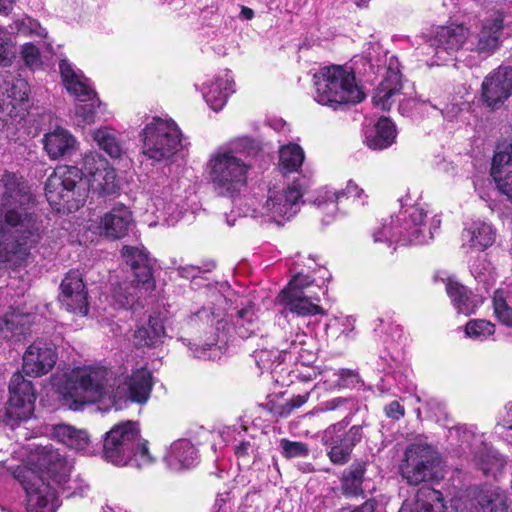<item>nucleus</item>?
<instances>
[{
	"label": "nucleus",
	"mask_w": 512,
	"mask_h": 512,
	"mask_svg": "<svg viewBox=\"0 0 512 512\" xmlns=\"http://www.w3.org/2000/svg\"><path fill=\"white\" fill-rule=\"evenodd\" d=\"M285 349H261L254 352V358L257 366L261 370H273L285 360Z\"/></svg>",
	"instance_id": "a18cd8bd"
},
{
	"label": "nucleus",
	"mask_w": 512,
	"mask_h": 512,
	"mask_svg": "<svg viewBox=\"0 0 512 512\" xmlns=\"http://www.w3.org/2000/svg\"><path fill=\"white\" fill-rule=\"evenodd\" d=\"M453 505L456 512H507L506 494L500 488L469 491Z\"/></svg>",
	"instance_id": "dca6fc26"
},
{
	"label": "nucleus",
	"mask_w": 512,
	"mask_h": 512,
	"mask_svg": "<svg viewBox=\"0 0 512 512\" xmlns=\"http://www.w3.org/2000/svg\"><path fill=\"white\" fill-rule=\"evenodd\" d=\"M477 5L479 6H490V5H493V6H499L501 5L504 0H473Z\"/></svg>",
	"instance_id": "774afa93"
},
{
	"label": "nucleus",
	"mask_w": 512,
	"mask_h": 512,
	"mask_svg": "<svg viewBox=\"0 0 512 512\" xmlns=\"http://www.w3.org/2000/svg\"><path fill=\"white\" fill-rule=\"evenodd\" d=\"M309 284L310 282L306 276L296 275L279 294V302L298 315L306 316L322 313V308L311 302L304 292V288L308 287Z\"/></svg>",
	"instance_id": "6ab92c4d"
},
{
	"label": "nucleus",
	"mask_w": 512,
	"mask_h": 512,
	"mask_svg": "<svg viewBox=\"0 0 512 512\" xmlns=\"http://www.w3.org/2000/svg\"><path fill=\"white\" fill-rule=\"evenodd\" d=\"M251 164L242 159L231 148L214 151L206 164V172L214 192L233 198L247 186Z\"/></svg>",
	"instance_id": "20e7f679"
},
{
	"label": "nucleus",
	"mask_w": 512,
	"mask_h": 512,
	"mask_svg": "<svg viewBox=\"0 0 512 512\" xmlns=\"http://www.w3.org/2000/svg\"><path fill=\"white\" fill-rule=\"evenodd\" d=\"M400 471L411 485L437 480L441 477L438 454L427 444H412L405 451Z\"/></svg>",
	"instance_id": "9d476101"
},
{
	"label": "nucleus",
	"mask_w": 512,
	"mask_h": 512,
	"mask_svg": "<svg viewBox=\"0 0 512 512\" xmlns=\"http://www.w3.org/2000/svg\"><path fill=\"white\" fill-rule=\"evenodd\" d=\"M468 30L462 25L451 24L441 26L429 40L430 46L435 49L439 60H444L441 54H451L459 50L465 43Z\"/></svg>",
	"instance_id": "4be33fe9"
},
{
	"label": "nucleus",
	"mask_w": 512,
	"mask_h": 512,
	"mask_svg": "<svg viewBox=\"0 0 512 512\" xmlns=\"http://www.w3.org/2000/svg\"><path fill=\"white\" fill-rule=\"evenodd\" d=\"M446 291L459 313L470 315L482 303L480 297L474 295L465 286L452 279H449L446 283Z\"/></svg>",
	"instance_id": "473e14b6"
},
{
	"label": "nucleus",
	"mask_w": 512,
	"mask_h": 512,
	"mask_svg": "<svg viewBox=\"0 0 512 512\" xmlns=\"http://www.w3.org/2000/svg\"><path fill=\"white\" fill-rule=\"evenodd\" d=\"M181 136L173 120L152 117L140 133L142 154L153 162L168 161L181 149Z\"/></svg>",
	"instance_id": "6e6552de"
},
{
	"label": "nucleus",
	"mask_w": 512,
	"mask_h": 512,
	"mask_svg": "<svg viewBox=\"0 0 512 512\" xmlns=\"http://www.w3.org/2000/svg\"><path fill=\"white\" fill-rule=\"evenodd\" d=\"M58 300L61 307L72 314H88V292L79 271L72 270L65 275L60 284Z\"/></svg>",
	"instance_id": "f3484780"
},
{
	"label": "nucleus",
	"mask_w": 512,
	"mask_h": 512,
	"mask_svg": "<svg viewBox=\"0 0 512 512\" xmlns=\"http://www.w3.org/2000/svg\"><path fill=\"white\" fill-rule=\"evenodd\" d=\"M396 138L394 124L387 118H380L375 127L366 133L365 142L373 150L391 146Z\"/></svg>",
	"instance_id": "f704fd0d"
},
{
	"label": "nucleus",
	"mask_w": 512,
	"mask_h": 512,
	"mask_svg": "<svg viewBox=\"0 0 512 512\" xmlns=\"http://www.w3.org/2000/svg\"><path fill=\"white\" fill-rule=\"evenodd\" d=\"M176 270L178 271L180 277L187 279L195 278L201 273L200 268L193 265H179L176 267Z\"/></svg>",
	"instance_id": "052dcab7"
},
{
	"label": "nucleus",
	"mask_w": 512,
	"mask_h": 512,
	"mask_svg": "<svg viewBox=\"0 0 512 512\" xmlns=\"http://www.w3.org/2000/svg\"><path fill=\"white\" fill-rule=\"evenodd\" d=\"M55 346L44 340L30 344L23 355V372L32 377H40L49 373L57 362Z\"/></svg>",
	"instance_id": "a211bd4d"
},
{
	"label": "nucleus",
	"mask_w": 512,
	"mask_h": 512,
	"mask_svg": "<svg viewBox=\"0 0 512 512\" xmlns=\"http://www.w3.org/2000/svg\"><path fill=\"white\" fill-rule=\"evenodd\" d=\"M426 213L422 208L411 207L400 211L396 219H386L382 226L373 233L375 242L401 243L403 245H422L433 239L434 232L440 226V220L433 218L427 225Z\"/></svg>",
	"instance_id": "7ed1b4c3"
},
{
	"label": "nucleus",
	"mask_w": 512,
	"mask_h": 512,
	"mask_svg": "<svg viewBox=\"0 0 512 512\" xmlns=\"http://www.w3.org/2000/svg\"><path fill=\"white\" fill-rule=\"evenodd\" d=\"M399 512H446L442 495L431 488H423L417 492L413 508L404 504Z\"/></svg>",
	"instance_id": "58836bf2"
},
{
	"label": "nucleus",
	"mask_w": 512,
	"mask_h": 512,
	"mask_svg": "<svg viewBox=\"0 0 512 512\" xmlns=\"http://www.w3.org/2000/svg\"><path fill=\"white\" fill-rule=\"evenodd\" d=\"M303 193V185L298 180L285 189L269 190L265 203L252 209L248 215L282 225L298 213Z\"/></svg>",
	"instance_id": "1a4fd4ad"
},
{
	"label": "nucleus",
	"mask_w": 512,
	"mask_h": 512,
	"mask_svg": "<svg viewBox=\"0 0 512 512\" xmlns=\"http://www.w3.org/2000/svg\"><path fill=\"white\" fill-rule=\"evenodd\" d=\"M134 225L132 212L125 205H117L106 212L97 226L100 235L109 239H121Z\"/></svg>",
	"instance_id": "412c9836"
},
{
	"label": "nucleus",
	"mask_w": 512,
	"mask_h": 512,
	"mask_svg": "<svg viewBox=\"0 0 512 512\" xmlns=\"http://www.w3.org/2000/svg\"><path fill=\"white\" fill-rule=\"evenodd\" d=\"M165 335L162 321L156 317H150L147 326H141L134 332V344L139 347L155 346L161 342Z\"/></svg>",
	"instance_id": "a19ab883"
},
{
	"label": "nucleus",
	"mask_w": 512,
	"mask_h": 512,
	"mask_svg": "<svg viewBox=\"0 0 512 512\" xmlns=\"http://www.w3.org/2000/svg\"><path fill=\"white\" fill-rule=\"evenodd\" d=\"M494 327V324L486 320H471L466 324L465 333L469 338L482 341L494 334Z\"/></svg>",
	"instance_id": "8fccbe9b"
},
{
	"label": "nucleus",
	"mask_w": 512,
	"mask_h": 512,
	"mask_svg": "<svg viewBox=\"0 0 512 512\" xmlns=\"http://www.w3.org/2000/svg\"><path fill=\"white\" fill-rule=\"evenodd\" d=\"M122 256L131 268L133 280L114 287L112 298L121 308L132 307L134 303L155 288L148 256L143 247L124 246Z\"/></svg>",
	"instance_id": "0eeeda50"
},
{
	"label": "nucleus",
	"mask_w": 512,
	"mask_h": 512,
	"mask_svg": "<svg viewBox=\"0 0 512 512\" xmlns=\"http://www.w3.org/2000/svg\"><path fill=\"white\" fill-rule=\"evenodd\" d=\"M490 174L499 192L512 200V144L495 152Z\"/></svg>",
	"instance_id": "b1692460"
},
{
	"label": "nucleus",
	"mask_w": 512,
	"mask_h": 512,
	"mask_svg": "<svg viewBox=\"0 0 512 512\" xmlns=\"http://www.w3.org/2000/svg\"><path fill=\"white\" fill-rule=\"evenodd\" d=\"M365 471V462H354L343 472L342 490L345 494L357 495L362 491V482Z\"/></svg>",
	"instance_id": "79ce46f5"
},
{
	"label": "nucleus",
	"mask_w": 512,
	"mask_h": 512,
	"mask_svg": "<svg viewBox=\"0 0 512 512\" xmlns=\"http://www.w3.org/2000/svg\"><path fill=\"white\" fill-rule=\"evenodd\" d=\"M512 93V68L499 66L482 82V97L490 107L504 103Z\"/></svg>",
	"instance_id": "aec40b11"
},
{
	"label": "nucleus",
	"mask_w": 512,
	"mask_h": 512,
	"mask_svg": "<svg viewBox=\"0 0 512 512\" xmlns=\"http://www.w3.org/2000/svg\"><path fill=\"white\" fill-rule=\"evenodd\" d=\"M353 198L359 201L360 204L366 203L367 195L364 190L353 180L347 182L346 188L339 191L324 190L316 199V204L320 208L331 207L334 211L337 208V202L341 197Z\"/></svg>",
	"instance_id": "72a5a7b5"
},
{
	"label": "nucleus",
	"mask_w": 512,
	"mask_h": 512,
	"mask_svg": "<svg viewBox=\"0 0 512 512\" xmlns=\"http://www.w3.org/2000/svg\"><path fill=\"white\" fill-rule=\"evenodd\" d=\"M462 245L477 251L492 246L496 239V230L490 223L477 220L462 231Z\"/></svg>",
	"instance_id": "bb28decb"
},
{
	"label": "nucleus",
	"mask_w": 512,
	"mask_h": 512,
	"mask_svg": "<svg viewBox=\"0 0 512 512\" xmlns=\"http://www.w3.org/2000/svg\"><path fill=\"white\" fill-rule=\"evenodd\" d=\"M402 82L401 74L397 67L393 66L392 61L389 63L386 75L382 82L378 85L373 96V104L381 110H389L395 102L396 97L401 94Z\"/></svg>",
	"instance_id": "a878e982"
},
{
	"label": "nucleus",
	"mask_w": 512,
	"mask_h": 512,
	"mask_svg": "<svg viewBox=\"0 0 512 512\" xmlns=\"http://www.w3.org/2000/svg\"><path fill=\"white\" fill-rule=\"evenodd\" d=\"M384 411L387 417L394 420H399L401 417L404 416L405 413L404 407L400 405L398 401H392L391 403H389L385 407Z\"/></svg>",
	"instance_id": "bf43d9fd"
},
{
	"label": "nucleus",
	"mask_w": 512,
	"mask_h": 512,
	"mask_svg": "<svg viewBox=\"0 0 512 512\" xmlns=\"http://www.w3.org/2000/svg\"><path fill=\"white\" fill-rule=\"evenodd\" d=\"M304 161V151L297 144H287L279 150V167L284 173L298 171Z\"/></svg>",
	"instance_id": "37998d69"
},
{
	"label": "nucleus",
	"mask_w": 512,
	"mask_h": 512,
	"mask_svg": "<svg viewBox=\"0 0 512 512\" xmlns=\"http://www.w3.org/2000/svg\"><path fill=\"white\" fill-rule=\"evenodd\" d=\"M16 477L26 491L28 512H56L55 489L44 481L43 476L23 467L17 471Z\"/></svg>",
	"instance_id": "4468645a"
},
{
	"label": "nucleus",
	"mask_w": 512,
	"mask_h": 512,
	"mask_svg": "<svg viewBox=\"0 0 512 512\" xmlns=\"http://www.w3.org/2000/svg\"><path fill=\"white\" fill-rule=\"evenodd\" d=\"M350 420H343L329 425L322 433L321 441L328 448L327 456L336 465H345L351 458L354 447L362 440L363 431L359 425L346 430Z\"/></svg>",
	"instance_id": "9b49d317"
},
{
	"label": "nucleus",
	"mask_w": 512,
	"mask_h": 512,
	"mask_svg": "<svg viewBox=\"0 0 512 512\" xmlns=\"http://www.w3.org/2000/svg\"><path fill=\"white\" fill-rule=\"evenodd\" d=\"M308 398H309V393L292 397L289 401L290 408L295 409V408L301 407L308 401Z\"/></svg>",
	"instance_id": "0e129e2a"
},
{
	"label": "nucleus",
	"mask_w": 512,
	"mask_h": 512,
	"mask_svg": "<svg viewBox=\"0 0 512 512\" xmlns=\"http://www.w3.org/2000/svg\"><path fill=\"white\" fill-rule=\"evenodd\" d=\"M280 446L282 448V454L286 458L306 457L309 453L307 445L298 441L282 439L280 441Z\"/></svg>",
	"instance_id": "6e6d98bb"
},
{
	"label": "nucleus",
	"mask_w": 512,
	"mask_h": 512,
	"mask_svg": "<svg viewBox=\"0 0 512 512\" xmlns=\"http://www.w3.org/2000/svg\"><path fill=\"white\" fill-rule=\"evenodd\" d=\"M493 305L494 312L498 319L505 325H510L512 323V312L506 304L501 292H495Z\"/></svg>",
	"instance_id": "4d7b16f0"
},
{
	"label": "nucleus",
	"mask_w": 512,
	"mask_h": 512,
	"mask_svg": "<svg viewBox=\"0 0 512 512\" xmlns=\"http://www.w3.org/2000/svg\"><path fill=\"white\" fill-rule=\"evenodd\" d=\"M43 144L48 156L53 160L70 154L78 147L77 139L68 130L61 127L46 133Z\"/></svg>",
	"instance_id": "cd10ccee"
},
{
	"label": "nucleus",
	"mask_w": 512,
	"mask_h": 512,
	"mask_svg": "<svg viewBox=\"0 0 512 512\" xmlns=\"http://www.w3.org/2000/svg\"><path fill=\"white\" fill-rule=\"evenodd\" d=\"M165 459L173 470L190 468L197 461V449L189 440L179 439L171 444Z\"/></svg>",
	"instance_id": "2f4dec72"
},
{
	"label": "nucleus",
	"mask_w": 512,
	"mask_h": 512,
	"mask_svg": "<svg viewBox=\"0 0 512 512\" xmlns=\"http://www.w3.org/2000/svg\"><path fill=\"white\" fill-rule=\"evenodd\" d=\"M503 28V14L499 10L491 18L482 22L476 50L479 53H492L499 46V37Z\"/></svg>",
	"instance_id": "c85d7f7f"
},
{
	"label": "nucleus",
	"mask_w": 512,
	"mask_h": 512,
	"mask_svg": "<svg viewBox=\"0 0 512 512\" xmlns=\"http://www.w3.org/2000/svg\"><path fill=\"white\" fill-rule=\"evenodd\" d=\"M59 70L63 85L70 95L80 102L92 100L95 97L96 93L89 80L83 75L82 71L75 69L68 60L62 59L59 62Z\"/></svg>",
	"instance_id": "5701e85b"
},
{
	"label": "nucleus",
	"mask_w": 512,
	"mask_h": 512,
	"mask_svg": "<svg viewBox=\"0 0 512 512\" xmlns=\"http://www.w3.org/2000/svg\"><path fill=\"white\" fill-rule=\"evenodd\" d=\"M314 79V99L321 105L337 109L364 99V93L356 84L354 73L342 66L324 67L314 75Z\"/></svg>",
	"instance_id": "39448f33"
},
{
	"label": "nucleus",
	"mask_w": 512,
	"mask_h": 512,
	"mask_svg": "<svg viewBox=\"0 0 512 512\" xmlns=\"http://www.w3.org/2000/svg\"><path fill=\"white\" fill-rule=\"evenodd\" d=\"M81 168H78L83 178H90L103 169L111 166L106 158L97 151H87L82 155L79 162Z\"/></svg>",
	"instance_id": "c03bdc74"
},
{
	"label": "nucleus",
	"mask_w": 512,
	"mask_h": 512,
	"mask_svg": "<svg viewBox=\"0 0 512 512\" xmlns=\"http://www.w3.org/2000/svg\"><path fill=\"white\" fill-rule=\"evenodd\" d=\"M449 438L456 439L460 448L465 452L466 448L477 449L473 452L475 464L485 473L496 475L501 472L505 459L497 451L488 447L482 440V436L476 435L466 427H454L449 430Z\"/></svg>",
	"instance_id": "f8f14e48"
},
{
	"label": "nucleus",
	"mask_w": 512,
	"mask_h": 512,
	"mask_svg": "<svg viewBox=\"0 0 512 512\" xmlns=\"http://www.w3.org/2000/svg\"><path fill=\"white\" fill-rule=\"evenodd\" d=\"M20 55L25 65L33 70L42 67L40 49L34 43L28 42L21 46Z\"/></svg>",
	"instance_id": "864d4df0"
},
{
	"label": "nucleus",
	"mask_w": 512,
	"mask_h": 512,
	"mask_svg": "<svg viewBox=\"0 0 512 512\" xmlns=\"http://www.w3.org/2000/svg\"><path fill=\"white\" fill-rule=\"evenodd\" d=\"M39 460V465L44 470L38 476H43L44 480L51 479L57 485H62L69 480L71 465L57 452L49 451L43 454Z\"/></svg>",
	"instance_id": "7c9ffc66"
},
{
	"label": "nucleus",
	"mask_w": 512,
	"mask_h": 512,
	"mask_svg": "<svg viewBox=\"0 0 512 512\" xmlns=\"http://www.w3.org/2000/svg\"><path fill=\"white\" fill-rule=\"evenodd\" d=\"M250 448L249 442H241L238 446H236L235 453L237 456H244L248 453V450Z\"/></svg>",
	"instance_id": "338daca9"
},
{
	"label": "nucleus",
	"mask_w": 512,
	"mask_h": 512,
	"mask_svg": "<svg viewBox=\"0 0 512 512\" xmlns=\"http://www.w3.org/2000/svg\"><path fill=\"white\" fill-rule=\"evenodd\" d=\"M51 436L76 451H84L89 445V436L85 430H78L66 424L53 426Z\"/></svg>",
	"instance_id": "4c0bfd02"
},
{
	"label": "nucleus",
	"mask_w": 512,
	"mask_h": 512,
	"mask_svg": "<svg viewBox=\"0 0 512 512\" xmlns=\"http://www.w3.org/2000/svg\"><path fill=\"white\" fill-rule=\"evenodd\" d=\"M31 315L15 310L4 312L0 317V334L4 339H11L25 334L31 324Z\"/></svg>",
	"instance_id": "e433bc0d"
},
{
	"label": "nucleus",
	"mask_w": 512,
	"mask_h": 512,
	"mask_svg": "<svg viewBox=\"0 0 512 512\" xmlns=\"http://www.w3.org/2000/svg\"><path fill=\"white\" fill-rule=\"evenodd\" d=\"M82 182L86 183L87 195L89 192L99 196L113 195L118 190L116 181V173L112 166L103 169L90 178H83Z\"/></svg>",
	"instance_id": "c9c22d12"
},
{
	"label": "nucleus",
	"mask_w": 512,
	"mask_h": 512,
	"mask_svg": "<svg viewBox=\"0 0 512 512\" xmlns=\"http://www.w3.org/2000/svg\"><path fill=\"white\" fill-rule=\"evenodd\" d=\"M90 134L93 141L110 157L119 158L124 153L123 143L113 128L100 127L92 130Z\"/></svg>",
	"instance_id": "ea45409f"
},
{
	"label": "nucleus",
	"mask_w": 512,
	"mask_h": 512,
	"mask_svg": "<svg viewBox=\"0 0 512 512\" xmlns=\"http://www.w3.org/2000/svg\"><path fill=\"white\" fill-rule=\"evenodd\" d=\"M140 438L138 424L126 421L116 424L106 434L104 441V457L116 466H127L130 452Z\"/></svg>",
	"instance_id": "ddd939ff"
},
{
	"label": "nucleus",
	"mask_w": 512,
	"mask_h": 512,
	"mask_svg": "<svg viewBox=\"0 0 512 512\" xmlns=\"http://www.w3.org/2000/svg\"><path fill=\"white\" fill-rule=\"evenodd\" d=\"M235 325L238 335L242 338H248L259 330L258 318L252 308L240 310Z\"/></svg>",
	"instance_id": "49530a36"
},
{
	"label": "nucleus",
	"mask_w": 512,
	"mask_h": 512,
	"mask_svg": "<svg viewBox=\"0 0 512 512\" xmlns=\"http://www.w3.org/2000/svg\"><path fill=\"white\" fill-rule=\"evenodd\" d=\"M234 86L235 82L231 72L225 70L205 84L204 99L211 109L219 111L226 104L228 97L235 92Z\"/></svg>",
	"instance_id": "393cba45"
},
{
	"label": "nucleus",
	"mask_w": 512,
	"mask_h": 512,
	"mask_svg": "<svg viewBox=\"0 0 512 512\" xmlns=\"http://www.w3.org/2000/svg\"><path fill=\"white\" fill-rule=\"evenodd\" d=\"M27 182L13 172L0 179V266L16 269L31 260V250L42 240V221L32 211Z\"/></svg>",
	"instance_id": "f257e3e1"
},
{
	"label": "nucleus",
	"mask_w": 512,
	"mask_h": 512,
	"mask_svg": "<svg viewBox=\"0 0 512 512\" xmlns=\"http://www.w3.org/2000/svg\"><path fill=\"white\" fill-rule=\"evenodd\" d=\"M45 195L57 211L72 212L84 205L87 186L76 166H58L45 183Z\"/></svg>",
	"instance_id": "423d86ee"
},
{
	"label": "nucleus",
	"mask_w": 512,
	"mask_h": 512,
	"mask_svg": "<svg viewBox=\"0 0 512 512\" xmlns=\"http://www.w3.org/2000/svg\"><path fill=\"white\" fill-rule=\"evenodd\" d=\"M9 393L10 397L6 406L8 419L28 420L34 412L36 399L31 381L26 380L21 373H15L10 380Z\"/></svg>",
	"instance_id": "2eb2a0df"
},
{
	"label": "nucleus",
	"mask_w": 512,
	"mask_h": 512,
	"mask_svg": "<svg viewBox=\"0 0 512 512\" xmlns=\"http://www.w3.org/2000/svg\"><path fill=\"white\" fill-rule=\"evenodd\" d=\"M311 339L306 334H297L295 339L292 341L291 346L294 350H297L298 353H301V351H306L304 349V346L307 343V340Z\"/></svg>",
	"instance_id": "680f3d73"
},
{
	"label": "nucleus",
	"mask_w": 512,
	"mask_h": 512,
	"mask_svg": "<svg viewBox=\"0 0 512 512\" xmlns=\"http://www.w3.org/2000/svg\"><path fill=\"white\" fill-rule=\"evenodd\" d=\"M14 28L18 35L24 37L46 39L48 36L47 30L37 20L28 16L15 20Z\"/></svg>",
	"instance_id": "de8ad7c7"
},
{
	"label": "nucleus",
	"mask_w": 512,
	"mask_h": 512,
	"mask_svg": "<svg viewBox=\"0 0 512 512\" xmlns=\"http://www.w3.org/2000/svg\"><path fill=\"white\" fill-rule=\"evenodd\" d=\"M512 430V402H509L502 412L495 426V432L503 435L505 431Z\"/></svg>",
	"instance_id": "13d9d810"
},
{
	"label": "nucleus",
	"mask_w": 512,
	"mask_h": 512,
	"mask_svg": "<svg viewBox=\"0 0 512 512\" xmlns=\"http://www.w3.org/2000/svg\"><path fill=\"white\" fill-rule=\"evenodd\" d=\"M154 462L153 456L150 454L147 441L141 437L135 442L134 449L130 452V461L127 465L142 468Z\"/></svg>",
	"instance_id": "09e8293b"
},
{
	"label": "nucleus",
	"mask_w": 512,
	"mask_h": 512,
	"mask_svg": "<svg viewBox=\"0 0 512 512\" xmlns=\"http://www.w3.org/2000/svg\"><path fill=\"white\" fill-rule=\"evenodd\" d=\"M15 55V42L11 34L0 27V64L10 65Z\"/></svg>",
	"instance_id": "3c124183"
},
{
	"label": "nucleus",
	"mask_w": 512,
	"mask_h": 512,
	"mask_svg": "<svg viewBox=\"0 0 512 512\" xmlns=\"http://www.w3.org/2000/svg\"><path fill=\"white\" fill-rule=\"evenodd\" d=\"M375 510V504L372 501H366L361 506L355 508L351 512H374Z\"/></svg>",
	"instance_id": "69168bd1"
},
{
	"label": "nucleus",
	"mask_w": 512,
	"mask_h": 512,
	"mask_svg": "<svg viewBox=\"0 0 512 512\" xmlns=\"http://www.w3.org/2000/svg\"><path fill=\"white\" fill-rule=\"evenodd\" d=\"M152 387V373L145 368L134 371L131 376H117L102 366H82L65 373L59 392L74 410L106 396L116 410H121L129 402L146 403Z\"/></svg>",
	"instance_id": "f03ea898"
},
{
	"label": "nucleus",
	"mask_w": 512,
	"mask_h": 512,
	"mask_svg": "<svg viewBox=\"0 0 512 512\" xmlns=\"http://www.w3.org/2000/svg\"><path fill=\"white\" fill-rule=\"evenodd\" d=\"M190 349L192 350L194 357L204 360L220 359L223 354L222 347L218 345V340L214 336L210 338L209 341L205 342L202 347Z\"/></svg>",
	"instance_id": "603ef678"
},
{
	"label": "nucleus",
	"mask_w": 512,
	"mask_h": 512,
	"mask_svg": "<svg viewBox=\"0 0 512 512\" xmlns=\"http://www.w3.org/2000/svg\"><path fill=\"white\" fill-rule=\"evenodd\" d=\"M88 104H81L75 107V118L77 120V124H90L95 120V107L99 102L98 98L95 96L92 100H87Z\"/></svg>",
	"instance_id": "5fc2aeb1"
},
{
	"label": "nucleus",
	"mask_w": 512,
	"mask_h": 512,
	"mask_svg": "<svg viewBox=\"0 0 512 512\" xmlns=\"http://www.w3.org/2000/svg\"><path fill=\"white\" fill-rule=\"evenodd\" d=\"M344 403H346V399L344 398H334L329 401H326L322 408L323 411H333L342 406Z\"/></svg>",
	"instance_id": "e2e57ef3"
},
{
	"label": "nucleus",
	"mask_w": 512,
	"mask_h": 512,
	"mask_svg": "<svg viewBox=\"0 0 512 512\" xmlns=\"http://www.w3.org/2000/svg\"><path fill=\"white\" fill-rule=\"evenodd\" d=\"M28 92V83L24 79L12 80L11 86L6 88V98L3 97L0 103V120L3 123H6L7 117L11 118L13 113L27 102Z\"/></svg>",
	"instance_id": "c756f323"
}]
</instances>
